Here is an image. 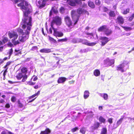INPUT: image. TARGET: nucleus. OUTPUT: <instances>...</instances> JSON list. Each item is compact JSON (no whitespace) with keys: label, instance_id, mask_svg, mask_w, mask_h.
I'll use <instances>...</instances> for the list:
<instances>
[{"label":"nucleus","instance_id":"e433bc0d","mask_svg":"<svg viewBox=\"0 0 134 134\" xmlns=\"http://www.w3.org/2000/svg\"><path fill=\"white\" fill-rule=\"evenodd\" d=\"M26 74H24V76L23 77V78L22 80L23 82H25L27 78V76L25 75Z\"/></svg>","mask_w":134,"mask_h":134},{"label":"nucleus","instance_id":"9b49d317","mask_svg":"<svg viewBox=\"0 0 134 134\" xmlns=\"http://www.w3.org/2000/svg\"><path fill=\"white\" fill-rule=\"evenodd\" d=\"M64 19L66 24L68 26H70L72 25L71 21L69 16H66L64 18Z\"/></svg>","mask_w":134,"mask_h":134},{"label":"nucleus","instance_id":"9d476101","mask_svg":"<svg viewBox=\"0 0 134 134\" xmlns=\"http://www.w3.org/2000/svg\"><path fill=\"white\" fill-rule=\"evenodd\" d=\"M108 38L105 37H101L100 38V40H101V45L104 46L109 41Z\"/></svg>","mask_w":134,"mask_h":134},{"label":"nucleus","instance_id":"de8ad7c7","mask_svg":"<svg viewBox=\"0 0 134 134\" xmlns=\"http://www.w3.org/2000/svg\"><path fill=\"white\" fill-rule=\"evenodd\" d=\"M113 119L111 118H110L108 119V122H109L110 124L112 123Z\"/></svg>","mask_w":134,"mask_h":134},{"label":"nucleus","instance_id":"a19ab883","mask_svg":"<svg viewBox=\"0 0 134 134\" xmlns=\"http://www.w3.org/2000/svg\"><path fill=\"white\" fill-rule=\"evenodd\" d=\"M101 2L99 0H96L95 1V3L96 5H99L100 4Z\"/></svg>","mask_w":134,"mask_h":134},{"label":"nucleus","instance_id":"e2e57ef3","mask_svg":"<svg viewBox=\"0 0 134 134\" xmlns=\"http://www.w3.org/2000/svg\"><path fill=\"white\" fill-rule=\"evenodd\" d=\"M87 4H83L82 6V7L83 8H85L87 7Z\"/></svg>","mask_w":134,"mask_h":134},{"label":"nucleus","instance_id":"a18cd8bd","mask_svg":"<svg viewBox=\"0 0 134 134\" xmlns=\"http://www.w3.org/2000/svg\"><path fill=\"white\" fill-rule=\"evenodd\" d=\"M134 18V14H132V15L129 18V20L130 21H131Z\"/></svg>","mask_w":134,"mask_h":134},{"label":"nucleus","instance_id":"c9c22d12","mask_svg":"<svg viewBox=\"0 0 134 134\" xmlns=\"http://www.w3.org/2000/svg\"><path fill=\"white\" fill-rule=\"evenodd\" d=\"M8 41V38L5 37H4L2 40V42L4 43H6Z\"/></svg>","mask_w":134,"mask_h":134},{"label":"nucleus","instance_id":"a211bd4d","mask_svg":"<svg viewBox=\"0 0 134 134\" xmlns=\"http://www.w3.org/2000/svg\"><path fill=\"white\" fill-rule=\"evenodd\" d=\"M107 27V26H103L100 27L98 29V30L99 31L103 32H104Z\"/></svg>","mask_w":134,"mask_h":134},{"label":"nucleus","instance_id":"774afa93","mask_svg":"<svg viewBox=\"0 0 134 134\" xmlns=\"http://www.w3.org/2000/svg\"><path fill=\"white\" fill-rule=\"evenodd\" d=\"M37 79V76L35 77L33 81H36Z\"/></svg>","mask_w":134,"mask_h":134},{"label":"nucleus","instance_id":"f257e3e1","mask_svg":"<svg viewBox=\"0 0 134 134\" xmlns=\"http://www.w3.org/2000/svg\"><path fill=\"white\" fill-rule=\"evenodd\" d=\"M31 18H23L21 23L22 27L24 30L25 34H23L22 36L19 37V42H24L29 37V35L30 33L31 25Z\"/></svg>","mask_w":134,"mask_h":134},{"label":"nucleus","instance_id":"20e7f679","mask_svg":"<svg viewBox=\"0 0 134 134\" xmlns=\"http://www.w3.org/2000/svg\"><path fill=\"white\" fill-rule=\"evenodd\" d=\"M62 23V21L61 18L58 16H57L53 18L51 26L52 28H54L55 27V25L60 26Z\"/></svg>","mask_w":134,"mask_h":134},{"label":"nucleus","instance_id":"79ce46f5","mask_svg":"<svg viewBox=\"0 0 134 134\" xmlns=\"http://www.w3.org/2000/svg\"><path fill=\"white\" fill-rule=\"evenodd\" d=\"M11 62H8L7 63L6 65L4 66V68H7V67L10 64Z\"/></svg>","mask_w":134,"mask_h":134},{"label":"nucleus","instance_id":"4be33fe9","mask_svg":"<svg viewBox=\"0 0 134 134\" xmlns=\"http://www.w3.org/2000/svg\"><path fill=\"white\" fill-rule=\"evenodd\" d=\"M94 115L93 113L91 111L89 112L87 114V119H89L91 118Z\"/></svg>","mask_w":134,"mask_h":134},{"label":"nucleus","instance_id":"412c9836","mask_svg":"<svg viewBox=\"0 0 134 134\" xmlns=\"http://www.w3.org/2000/svg\"><path fill=\"white\" fill-rule=\"evenodd\" d=\"M58 12V11L56 8H54L53 7L52 8L50 12L49 15L50 16L52 15V13L56 14Z\"/></svg>","mask_w":134,"mask_h":134},{"label":"nucleus","instance_id":"cd10ccee","mask_svg":"<svg viewBox=\"0 0 134 134\" xmlns=\"http://www.w3.org/2000/svg\"><path fill=\"white\" fill-rule=\"evenodd\" d=\"M24 76L23 73H20L16 76L18 80L20 79Z\"/></svg>","mask_w":134,"mask_h":134},{"label":"nucleus","instance_id":"dca6fc26","mask_svg":"<svg viewBox=\"0 0 134 134\" xmlns=\"http://www.w3.org/2000/svg\"><path fill=\"white\" fill-rule=\"evenodd\" d=\"M104 34L107 36H109L112 33V31L109 29L107 27L106 29L104 32Z\"/></svg>","mask_w":134,"mask_h":134},{"label":"nucleus","instance_id":"bb28decb","mask_svg":"<svg viewBox=\"0 0 134 134\" xmlns=\"http://www.w3.org/2000/svg\"><path fill=\"white\" fill-rule=\"evenodd\" d=\"M100 95L101 97H102L105 100H107L108 98V95L107 94H101Z\"/></svg>","mask_w":134,"mask_h":134},{"label":"nucleus","instance_id":"423d86ee","mask_svg":"<svg viewBox=\"0 0 134 134\" xmlns=\"http://www.w3.org/2000/svg\"><path fill=\"white\" fill-rule=\"evenodd\" d=\"M80 42H82L83 44L89 46H92L95 45L96 44V42L90 43L89 41L86 39H80Z\"/></svg>","mask_w":134,"mask_h":134},{"label":"nucleus","instance_id":"f8f14e48","mask_svg":"<svg viewBox=\"0 0 134 134\" xmlns=\"http://www.w3.org/2000/svg\"><path fill=\"white\" fill-rule=\"evenodd\" d=\"M124 19L121 16H119L117 18V23L120 25L124 23Z\"/></svg>","mask_w":134,"mask_h":134},{"label":"nucleus","instance_id":"f3484780","mask_svg":"<svg viewBox=\"0 0 134 134\" xmlns=\"http://www.w3.org/2000/svg\"><path fill=\"white\" fill-rule=\"evenodd\" d=\"M66 79V78L64 77H59L58 80V83H61L64 82Z\"/></svg>","mask_w":134,"mask_h":134},{"label":"nucleus","instance_id":"69168bd1","mask_svg":"<svg viewBox=\"0 0 134 134\" xmlns=\"http://www.w3.org/2000/svg\"><path fill=\"white\" fill-rule=\"evenodd\" d=\"M4 102V100L3 99H1L0 100V103H3Z\"/></svg>","mask_w":134,"mask_h":134},{"label":"nucleus","instance_id":"603ef678","mask_svg":"<svg viewBox=\"0 0 134 134\" xmlns=\"http://www.w3.org/2000/svg\"><path fill=\"white\" fill-rule=\"evenodd\" d=\"M87 51L86 50V49H85L82 50H81V53H85Z\"/></svg>","mask_w":134,"mask_h":134},{"label":"nucleus","instance_id":"09e8293b","mask_svg":"<svg viewBox=\"0 0 134 134\" xmlns=\"http://www.w3.org/2000/svg\"><path fill=\"white\" fill-rule=\"evenodd\" d=\"M1 134H8V131H2L1 133Z\"/></svg>","mask_w":134,"mask_h":134},{"label":"nucleus","instance_id":"6e6552de","mask_svg":"<svg viewBox=\"0 0 134 134\" xmlns=\"http://www.w3.org/2000/svg\"><path fill=\"white\" fill-rule=\"evenodd\" d=\"M53 30V35L56 37H61L63 35V33L61 32H59L57 31L56 29L54 28H52Z\"/></svg>","mask_w":134,"mask_h":134},{"label":"nucleus","instance_id":"052dcab7","mask_svg":"<svg viewBox=\"0 0 134 134\" xmlns=\"http://www.w3.org/2000/svg\"><path fill=\"white\" fill-rule=\"evenodd\" d=\"M86 34L87 35H91V36H92L93 37V34L92 33H86Z\"/></svg>","mask_w":134,"mask_h":134},{"label":"nucleus","instance_id":"2eb2a0df","mask_svg":"<svg viewBox=\"0 0 134 134\" xmlns=\"http://www.w3.org/2000/svg\"><path fill=\"white\" fill-rule=\"evenodd\" d=\"M123 118H121L118 120L117 122L116 125H115V124H114V127L116 128L120 125L123 120Z\"/></svg>","mask_w":134,"mask_h":134},{"label":"nucleus","instance_id":"473e14b6","mask_svg":"<svg viewBox=\"0 0 134 134\" xmlns=\"http://www.w3.org/2000/svg\"><path fill=\"white\" fill-rule=\"evenodd\" d=\"M107 130L106 128H103L102 130L101 134H107Z\"/></svg>","mask_w":134,"mask_h":134},{"label":"nucleus","instance_id":"7ed1b4c3","mask_svg":"<svg viewBox=\"0 0 134 134\" xmlns=\"http://www.w3.org/2000/svg\"><path fill=\"white\" fill-rule=\"evenodd\" d=\"M84 9L81 8H78L76 12L75 10H73L71 12V15L72 18L73 20L75 19L76 20L74 23V24H76L78 21L79 15L83 13Z\"/></svg>","mask_w":134,"mask_h":134},{"label":"nucleus","instance_id":"5701e85b","mask_svg":"<svg viewBox=\"0 0 134 134\" xmlns=\"http://www.w3.org/2000/svg\"><path fill=\"white\" fill-rule=\"evenodd\" d=\"M88 6L92 8H94L95 7V5L94 3L89 1L88 2Z\"/></svg>","mask_w":134,"mask_h":134},{"label":"nucleus","instance_id":"ea45409f","mask_svg":"<svg viewBox=\"0 0 134 134\" xmlns=\"http://www.w3.org/2000/svg\"><path fill=\"white\" fill-rule=\"evenodd\" d=\"M129 9H127L125 10L124 12V14H126L129 13Z\"/></svg>","mask_w":134,"mask_h":134},{"label":"nucleus","instance_id":"1a4fd4ad","mask_svg":"<svg viewBox=\"0 0 134 134\" xmlns=\"http://www.w3.org/2000/svg\"><path fill=\"white\" fill-rule=\"evenodd\" d=\"M104 63L105 64L109 66H110L114 63V60L113 59H109V58H107L104 60Z\"/></svg>","mask_w":134,"mask_h":134},{"label":"nucleus","instance_id":"8fccbe9b","mask_svg":"<svg viewBox=\"0 0 134 134\" xmlns=\"http://www.w3.org/2000/svg\"><path fill=\"white\" fill-rule=\"evenodd\" d=\"M16 98L14 97H13L11 98V100L13 102H14L15 101Z\"/></svg>","mask_w":134,"mask_h":134},{"label":"nucleus","instance_id":"49530a36","mask_svg":"<svg viewBox=\"0 0 134 134\" xmlns=\"http://www.w3.org/2000/svg\"><path fill=\"white\" fill-rule=\"evenodd\" d=\"M18 31L21 34H22L23 32V30L20 28L18 29Z\"/></svg>","mask_w":134,"mask_h":134},{"label":"nucleus","instance_id":"c85d7f7f","mask_svg":"<svg viewBox=\"0 0 134 134\" xmlns=\"http://www.w3.org/2000/svg\"><path fill=\"white\" fill-rule=\"evenodd\" d=\"M86 131V128L84 127L81 128L80 130V132L82 134H85V132Z\"/></svg>","mask_w":134,"mask_h":134},{"label":"nucleus","instance_id":"680f3d73","mask_svg":"<svg viewBox=\"0 0 134 134\" xmlns=\"http://www.w3.org/2000/svg\"><path fill=\"white\" fill-rule=\"evenodd\" d=\"M8 45L10 47H12L13 46V44L11 43H9L8 44Z\"/></svg>","mask_w":134,"mask_h":134},{"label":"nucleus","instance_id":"f03ea898","mask_svg":"<svg viewBox=\"0 0 134 134\" xmlns=\"http://www.w3.org/2000/svg\"><path fill=\"white\" fill-rule=\"evenodd\" d=\"M15 3L21 2L18 4V6L20 7L21 9L24 13L23 18H31L30 14L31 12V7L30 4L24 0H14Z\"/></svg>","mask_w":134,"mask_h":134},{"label":"nucleus","instance_id":"6e6d98bb","mask_svg":"<svg viewBox=\"0 0 134 134\" xmlns=\"http://www.w3.org/2000/svg\"><path fill=\"white\" fill-rule=\"evenodd\" d=\"M5 107L7 108H9L10 107V105L9 104H7L6 105Z\"/></svg>","mask_w":134,"mask_h":134},{"label":"nucleus","instance_id":"5fc2aeb1","mask_svg":"<svg viewBox=\"0 0 134 134\" xmlns=\"http://www.w3.org/2000/svg\"><path fill=\"white\" fill-rule=\"evenodd\" d=\"M84 13L87 14L88 15H89V13L88 12V11H86V10H85L84 9V10L83 13Z\"/></svg>","mask_w":134,"mask_h":134},{"label":"nucleus","instance_id":"338daca9","mask_svg":"<svg viewBox=\"0 0 134 134\" xmlns=\"http://www.w3.org/2000/svg\"><path fill=\"white\" fill-rule=\"evenodd\" d=\"M3 60L2 59H0V65L2 64L3 62Z\"/></svg>","mask_w":134,"mask_h":134},{"label":"nucleus","instance_id":"0eeeda50","mask_svg":"<svg viewBox=\"0 0 134 134\" xmlns=\"http://www.w3.org/2000/svg\"><path fill=\"white\" fill-rule=\"evenodd\" d=\"M47 0H37L36 3L37 5L39 8H42L45 5Z\"/></svg>","mask_w":134,"mask_h":134},{"label":"nucleus","instance_id":"864d4df0","mask_svg":"<svg viewBox=\"0 0 134 134\" xmlns=\"http://www.w3.org/2000/svg\"><path fill=\"white\" fill-rule=\"evenodd\" d=\"M64 10V8L63 7H61L60 9V11L62 13H63V12Z\"/></svg>","mask_w":134,"mask_h":134},{"label":"nucleus","instance_id":"3c124183","mask_svg":"<svg viewBox=\"0 0 134 134\" xmlns=\"http://www.w3.org/2000/svg\"><path fill=\"white\" fill-rule=\"evenodd\" d=\"M113 0H105V2L106 3L109 4L110 3L111 1Z\"/></svg>","mask_w":134,"mask_h":134},{"label":"nucleus","instance_id":"aec40b11","mask_svg":"<svg viewBox=\"0 0 134 134\" xmlns=\"http://www.w3.org/2000/svg\"><path fill=\"white\" fill-rule=\"evenodd\" d=\"M51 132L50 130L47 128L44 131H41L40 134H49Z\"/></svg>","mask_w":134,"mask_h":134},{"label":"nucleus","instance_id":"4c0bfd02","mask_svg":"<svg viewBox=\"0 0 134 134\" xmlns=\"http://www.w3.org/2000/svg\"><path fill=\"white\" fill-rule=\"evenodd\" d=\"M49 39L50 41H52L54 43H56V41L53 38L50 36H49Z\"/></svg>","mask_w":134,"mask_h":134},{"label":"nucleus","instance_id":"58836bf2","mask_svg":"<svg viewBox=\"0 0 134 134\" xmlns=\"http://www.w3.org/2000/svg\"><path fill=\"white\" fill-rule=\"evenodd\" d=\"M18 106L20 108H22L23 107V105L20 102V101L19 100L18 101Z\"/></svg>","mask_w":134,"mask_h":134},{"label":"nucleus","instance_id":"c756f323","mask_svg":"<svg viewBox=\"0 0 134 134\" xmlns=\"http://www.w3.org/2000/svg\"><path fill=\"white\" fill-rule=\"evenodd\" d=\"M99 120L100 122L103 123H104L105 121V119L102 116L99 117Z\"/></svg>","mask_w":134,"mask_h":134},{"label":"nucleus","instance_id":"72a5a7b5","mask_svg":"<svg viewBox=\"0 0 134 134\" xmlns=\"http://www.w3.org/2000/svg\"><path fill=\"white\" fill-rule=\"evenodd\" d=\"M27 71V69L25 68H23L21 69V71L23 74H26Z\"/></svg>","mask_w":134,"mask_h":134},{"label":"nucleus","instance_id":"c03bdc74","mask_svg":"<svg viewBox=\"0 0 134 134\" xmlns=\"http://www.w3.org/2000/svg\"><path fill=\"white\" fill-rule=\"evenodd\" d=\"M77 130H78V128L76 127L75 128H74L72 129L71 130V131L72 132H73L76 131Z\"/></svg>","mask_w":134,"mask_h":134},{"label":"nucleus","instance_id":"39448f33","mask_svg":"<svg viewBox=\"0 0 134 134\" xmlns=\"http://www.w3.org/2000/svg\"><path fill=\"white\" fill-rule=\"evenodd\" d=\"M8 35L10 38H13L12 40V42L14 45H16L20 43L18 40L15 41V40L17 39L18 36L16 32H9Z\"/></svg>","mask_w":134,"mask_h":134},{"label":"nucleus","instance_id":"6ab92c4d","mask_svg":"<svg viewBox=\"0 0 134 134\" xmlns=\"http://www.w3.org/2000/svg\"><path fill=\"white\" fill-rule=\"evenodd\" d=\"M51 49L48 48H43L40 50V52L42 53H48L51 52Z\"/></svg>","mask_w":134,"mask_h":134},{"label":"nucleus","instance_id":"b1692460","mask_svg":"<svg viewBox=\"0 0 134 134\" xmlns=\"http://www.w3.org/2000/svg\"><path fill=\"white\" fill-rule=\"evenodd\" d=\"M89 92L87 91H85L84 94V98L86 99L88 98L89 96Z\"/></svg>","mask_w":134,"mask_h":134},{"label":"nucleus","instance_id":"0e129e2a","mask_svg":"<svg viewBox=\"0 0 134 134\" xmlns=\"http://www.w3.org/2000/svg\"><path fill=\"white\" fill-rule=\"evenodd\" d=\"M8 82L9 83H11V84H12V83H15L16 82H13L12 81H9V80L8 81Z\"/></svg>","mask_w":134,"mask_h":134},{"label":"nucleus","instance_id":"37998d69","mask_svg":"<svg viewBox=\"0 0 134 134\" xmlns=\"http://www.w3.org/2000/svg\"><path fill=\"white\" fill-rule=\"evenodd\" d=\"M67 39L66 38L62 39H61L58 40V41L59 42H64L66 41Z\"/></svg>","mask_w":134,"mask_h":134},{"label":"nucleus","instance_id":"bf43d9fd","mask_svg":"<svg viewBox=\"0 0 134 134\" xmlns=\"http://www.w3.org/2000/svg\"><path fill=\"white\" fill-rule=\"evenodd\" d=\"M35 82H30L29 83V85H35Z\"/></svg>","mask_w":134,"mask_h":134},{"label":"nucleus","instance_id":"2f4dec72","mask_svg":"<svg viewBox=\"0 0 134 134\" xmlns=\"http://www.w3.org/2000/svg\"><path fill=\"white\" fill-rule=\"evenodd\" d=\"M13 52V50L12 48L10 49L8 52V53L9 55L8 56V59H9L10 57V56L12 54Z\"/></svg>","mask_w":134,"mask_h":134},{"label":"nucleus","instance_id":"393cba45","mask_svg":"<svg viewBox=\"0 0 134 134\" xmlns=\"http://www.w3.org/2000/svg\"><path fill=\"white\" fill-rule=\"evenodd\" d=\"M94 74L96 76H99L100 75L99 71L98 69L95 70L94 72Z\"/></svg>","mask_w":134,"mask_h":134},{"label":"nucleus","instance_id":"13d9d810","mask_svg":"<svg viewBox=\"0 0 134 134\" xmlns=\"http://www.w3.org/2000/svg\"><path fill=\"white\" fill-rule=\"evenodd\" d=\"M103 10L104 12H106L108 10V9L106 8L105 7H104L103 8Z\"/></svg>","mask_w":134,"mask_h":134},{"label":"nucleus","instance_id":"4468645a","mask_svg":"<svg viewBox=\"0 0 134 134\" xmlns=\"http://www.w3.org/2000/svg\"><path fill=\"white\" fill-rule=\"evenodd\" d=\"M124 65L123 63L119 65L117 68V70H120L121 72H123L124 71L123 68L124 67Z\"/></svg>","mask_w":134,"mask_h":134},{"label":"nucleus","instance_id":"f704fd0d","mask_svg":"<svg viewBox=\"0 0 134 134\" xmlns=\"http://www.w3.org/2000/svg\"><path fill=\"white\" fill-rule=\"evenodd\" d=\"M122 27L126 31H130L132 29V28L131 27L122 26Z\"/></svg>","mask_w":134,"mask_h":134},{"label":"nucleus","instance_id":"ddd939ff","mask_svg":"<svg viewBox=\"0 0 134 134\" xmlns=\"http://www.w3.org/2000/svg\"><path fill=\"white\" fill-rule=\"evenodd\" d=\"M100 126V124L98 122H95L93 126H92L91 128L94 130L97 129Z\"/></svg>","mask_w":134,"mask_h":134},{"label":"nucleus","instance_id":"a878e982","mask_svg":"<svg viewBox=\"0 0 134 134\" xmlns=\"http://www.w3.org/2000/svg\"><path fill=\"white\" fill-rule=\"evenodd\" d=\"M40 91H38L37 93H36L35 94H34V95H32L30 97H29V99H30L32 98H34V97H37L38 95L40 93Z\"/></svg>","mask_w":134,"mask_h":134},{"label":"nucleus","instance_id":"4d7b16f0","mask_svg":"<svg viewBox=\"0 0 134 134\" xmlns=\"http://www.w3.org/2000/svg\"><path fill=\"white\" fill-rule=\"evenodd\" d=\"M52 29H53L52 27H51V28H50L49 29V32L50 33L52 34Z\"/></svg>","mask_w":134,"mask_h":134},{"label":"nucleus","instance_id":"7c9ffc66","mask_svg":"<svg viewBox=\"0 0 134 134\" xmlns=\"http://www.w3.org/2000/svg\"><path fill=\"white\" fill-rule=\"evenodd\" d=\"M109 16L111 17H114L115 16L114 12L113 11H110L109 13Z\"/></svg>","mask_w":134,"mask_h":134}]
</instances>
